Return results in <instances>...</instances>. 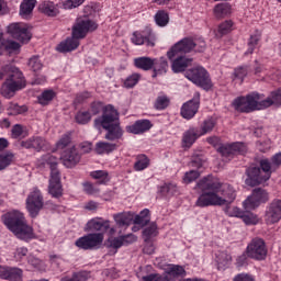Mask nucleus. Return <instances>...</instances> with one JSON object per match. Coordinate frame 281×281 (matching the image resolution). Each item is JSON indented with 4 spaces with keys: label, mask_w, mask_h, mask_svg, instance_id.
Wrapping results in <instances>:
<instances>
[{
    "label": "nucleus",
    "mask_w": 281,
    "mask_h": 281,
    "mask_svg": "<svg viewBox=\"0 0 281 281\" xmlns=\"http://www.w3.org/2000/svg\"><path fill=\"white\" fill-rule=\"evenodd\" d=\"M158 234L159 231L157 228V223L153 222L143 231L145 243H150V239L155 238V236H157Z\"/></svg>",
    "instance_id": "58836bf2"
},
{
    "label": "nucleus",
    "mask_w": 281,
    "mask_h": 281,
    "mask_svg": "<svg viewBox=\"0 0 281 281\" xmlns=\"http://www.w3.org/2000/svg\"><path fill=\"white\" fill-rule=\"evenodd\" d=\"M149 166L150 159H148L146 155H138L134 164V170H136V172H142V170H146Z\"/></svg>",
    "instance_id": "a19ab883"
},
{
    "label": "nucleus",
    "mask_w": 281,
    "mask_h": 281,
    "mask_svg": "<svg viewBox=\"0 0 281 281\" xmlns=\"http://www.w3.org/2000/svg\"><path fill=\"white\" fill-rule=\"evenodd\" d=\"M201 137L199 130L195 127H191L186 131L182 135V146L183 148H191L194 142Z\"/></svg>",
    "instance_id": "393cba45"
},
{
    "label": "nucleus",
    "mask_w": 281,
    "mask_h": 281,
    "mask_svg": "<svg viewBox=\"0 0 281 281\" xmlns=\"http://www.w3.org/2000/svg\"><path fill=\"white\" fill-rule=\"evenodd\" d=\"M259 165L260 167H250L246 170V186L256 188V186H260V183H265V181H269L271 179V161L263 158L259 161Z\"/></svg>",
    "instance_id": "39448f33"
},
{
    "label": "nucleus",
    "mask_w": 281,
    "mask_h": 281,
    "mask_svg": "<svg viewBox=\"0 0 281 281\" xmlns=\"http://www.w3.org/2000/svg\"><path fill=\"white\" fill-rule=\"evenodd\" d=\"M98 24L89 19H78L72 26V37H68L57 46V52H74L80 46V38H85L89 32H95Z\"/></svg>",
    "instance_id": "20e7f679"
},
{
    "label": "nucleus",
    "mask_w": 281,
    "mask_h": 281,
    "mask_svg": "<svg viewBox=\"0 0 281 281\" xmlns=\"http://www.w3.org/2000/svg\"><path fill=\"white\" fill-rule=\"evenodd\" d=\"M150 223V211L148 209L143 210L138 215L134 217V225H140L144 227Z\"/></svg>",
    "instance_id": "e433bc0d"
},
{
    "label": "nucleus",
    "mask_w": 281,
    "mask_h": 281,
    "mask_svg": "<svg viewBox=\"0 0 281 281\" xmlns=\"http://www.w3.org/2000/svg\"><path fill=\"white\" fill-rule=\"evenodd\" d=\"M117 148V145L113 143H106V142H99L95 144V153L97 155H109L113 153Z\"/></svg>",
    "instance_id": "7c9ffc66"
},
{
    "label": "nucleus",
    "mask_w": 281,
    "mask_h": 281,
    "mask_svg": "<svg viewBox=\"0 0 281 281\" xmlns=\"http://www.w3.org/2000/svg\"><path fill=\"white\" fill-rule=\"evenodd\" d=\"M56 98V92L54 90H45L42 94L37 98L38 102L42 106H47L52 100Z\"/></svg>",
    "instance_id": "c03bdc74"
},
{
    "label": "nucleus",
    "mask_w": 281,
    "mask_h": 281,
    "mask_svg": "<svg viewBox=\"0 0 281 281\" xmlns=\"http://www.w3.org/2000/svg\"><path fill=\"white\" fill-rule=\"evenodd\" d=\"M213 12L216 19H225V16H229V14H232V5L226 2L217 3L214 7Z\"/></svg>",
    "instance_id": "cd10ccee"
},
{
    "label": "nucleus",
    "mask_w": 281,
    "mask_h": 281,
    "mask_svg": "<svg viewBox=\"0 0 281 281\" xmlns=\"http://www.w3.org/2000/svg\"><path fill=\"white\" fill-rule=\"evenodd\" d=\"M94 126L95 128L102 126L106 131L105 139L109 142H117L124 135V131L120 126V113L111 104L103 108V114L94 120Z\"/></svg>",
    "instance_id": "f03ea898"
},
{
    "label": "nucleus",
    "mask_w": 281,
    "mask_h": 281,
    "mask_svg": "<svg viewBox=\"0 0 281 281\" xmlns=\"http://www.w3.org/2000/svg\"><path fill=\"white\" fill-rule=\"evenodd\" d=\"M178 190L179 189L175 183H165L162 187H160V192L164 194V196H173V194H177Z\"/></svg>",
    "instance_id": "3c124183"
},
{
    "label": "nucleus",
    "mask_w": 281,
    "mask_h": 281,
    "mask_svg": "<svg viewBox=\"0 0 281 281\" xmlns=\"http://www.w3.org/2000/svg\"><path fill=\"white\" fill-rule=\"evenodd\" d=\"M76 122L78 124H89V122H91V113L88 111L78 112L76 115Z\"/></svg>",
    "instance_id": "4d7b16f0"
},
{
    "label": "nucleus",
    "mask_w": 281,
    "mask_h": 281,
    "mask_svg": "<svg viewBox=\"0 0 281 281\" xmlns=\"http://www.w3.org/2000/svg\"><path fill=\"white\" fill-rule=\"evenodd\" d=\"M4 280H9V281L23 280V270L19 268H7Z\"/></svg>",
    "instance_id": "ea45409f"
},
{
    "label": "nucleus",
    "mask_w": 281,
    "mask_h": 281,
    "mask_svg": "<svg viewBox=\"0 0 281 281\" xmlns=\"http://www.w3.org/2000/svg\"><path fill=\"white\" fill-rule=\"evenodd\" d=\"M233 281H256L254 276L247 273H239L234 277Z\"/></svg>",
    "instance_id": "774afa93"
},
{
    "label": "nucleus",
    "mask_w": 281,
    "mask_h": 281,
    "mask_svg": "<svg viewBox=\"0 0 281 281\" xmlns=\"http://www.w3.org/2000/svg\"><path fill=\"white\" fill-rule=\"evenodd\" d=\"M40 10L43 12V14H46V16H58V14H60L58 4H55L52 1H44L42 4H40Z\"/></svg>",
    "instance_id": "c85d7f7f"
},
{
    "label": "nucleus",
    "mask_w": 281,
    "mask_h": 281,
    "mask_svg": "<svg viewBox=\"0 0 281 281\" xmlns=\"http://www.w3.org/2000/svg\"><path fill=\"white\" fill-rule=\"evenodd\" d=\"M261 36L262 34L259 31L250 35V38L248 41V49L245 53L246 55L254 54V50L256 49V47H258V43H260Z\"/></svg>",
    "instance_id": "37998d69"
},
{
    "label": "nucleus",
    "mask_w": 281,
    "mask_h": 281,
    "mask_svg": "<svg viewBox=\"0 0 281 281\" xmlns=\"http://www.w3.org/2000/svg\"><path fill=\"white\" fill-rule=\"evenodd\" d=\"M20 146L26 150H36V153H41V150H47L49 148V143H47L43 136H32L22 140Z\"/></svg>",
    "instance_id": "f3484780"
},
{
    "label": "nucleus",
    "mask_w": 281,
    "mask_h": 281,
    "mask_svg": "<svg viewBox=\"0 0 281 281\" xmlns=\"http://www.w3.org/2000/svg\"><path fill=\"white\" fill-rule=\"evenodd\" d=\"M241 221H244L245 225H258V215L244 212L241 215Z\"/></svg>",
    "instance_id": "5fc2aeb1"
},
{
    "label": "nucleus",
    "mask_w": 281,
    "mask_h": 281,
    "mask_svg": "<svg viewBox=\"0 0 281 281\" xmlns=\"http://www.w3.org/2000/svg\"><path fill=\"white\" fill-rule=\"evenodd\" d=\"M0 45L2 47V52L3 49H7L8 52H18V49H21V44L12 40L5 41L3 37L1 38Z\"/></svg>",
    "instance_id": "49530a36"
},
{
    "label": "nucleus",
    "mask_w": 281,
    "mask_h": 281,
    "mask_svg": "<svg viewBox=\"0 0 281 281\" xmlns=\"http://www.w3.org/2000/svg\"><path fill=\"white\" fill-rule=\"evenodd\" d=\"M26 111L27 106L16 103H10L8 106V115H21V113H25Z\"/></svg>",
    "instance_id": "603ef678"
},
{
    "label": "nucleus",
    "mask_w": 281,
    "mask_h": 281,
    "mask_svg": "<svg viewBox=\"0 0 281 281\" xmlns=\"http://www.w3.org/2000/svg\"><path fill=\"white\" fill-rule=\"evenodd\" d=\"M44 201L41 190L33 189L26 199V210L32 218H36L43 210Z\"/></svg>",
    "instance_id": "1a4fd4ad"
},
{
    "label": "nucleus",
    "mask_w": 281,
    "mask_h": 281,
    "mask_svg": "<svg viewBox=\"0 0 281 281\" xmlns=\"http://www.w3.org/2000/svg\"><path fill=\"white\" fill-rule=\"evenodd\" d=\"M216 263H217V269L220 271H225V268L232 262V256H229L225 251H220L216 254Z\"/></svg>",
    "instance_id": "f704fd0d"
},
{
    "label": "nucleus",
    "mask_w": 281,
    "mask_h": 281,
    "mask_svg": "<svg viewBox=\"0 0 281 281\" xmlns=\"http://www.w3.org/2000/svg\"><path fill=\"white\" fill-rule=\"evenodd\" d=\"M184 76L188 78V80L193 82V85H196L206 91L212 89V80L210 79V74H207V70L201 66L187 70Z\"/></svg>",
    "instance_id": "6e6552de"
},
{
    "label": "nucleus",
    "mask_w": 281,
    "mask_h": 281,
    "mask_svg": "<svg viewBox=\"0 0 281 281\" xmlns=\"http://www.w3.org/2000/svg\"><path fill=\"white\" fill-rule=\"evenodd\" d=\"M85 3V0H65L63 2L64 10H74V8H80Z\"/></svg>",
    "instance_id": "bf43d9fd"
},
{
    "label": "nucleus",
    "mask_w": 281,
    "mask_h": 281,
    "mask_svg": "<svg viewBox=\"0 0 281 281\" xmlns=\"http://www.w3.org/2000/svg\"><path fill=\"white\" fill-rule=\"evenodd\" d=\"M269 201V193L265 189H254L252 194L244 201L245 210H256L261 203Z\"/></svg>",
    "instance_id": "4468645a"
},
{
    "label": "nucleus",
    "mask_w": 281,
    "mask_h": 281,
    "mask_svg": "<svg viewBox=\"0 0 281 281\" xmlns=\"http://www.w3.org/2000/svg\"><path fill=\"white\" fill-rule=\"evenodd\" d=\"M104 240V234L102 233H90L76 240V246L79 249H98Z\"/></svg>",
    "instance_id": "ddd939ff"
},
{
    "label": "nucleus",
    "mask_w": 281,
    "mask_h": 281,
    "mask_svg": "<svg viewBox=\"0 0 281 281\" xmlns=\"http://www.w3.org/2000/svg\"><path fill=\"white\" fill-rule=\"evenodd\" d=\"M215 126H216V119L214 117L205 119L200 125V131H199L200 136L203 137V135H207L209 133H212Z\"/></svg>",
    "instance_id": "473e14b6"
},
{
    "label": "nucleus",
    "mask_w": 281,
    "mask_h": 281,
    "mask_svg": "<svg viewBox=\"0 0 281 281\" xmlns=\"http://www.w3.org/2000/svg\"><path fill=\"white\" fill-rule=\"evenodd\" d=\"M153 78H157V76H164V74H168V60L166 57H160L159 59H154L153 65Z\"/></svg>",
    "instance_id": "a878e982"
},
{
    "label": "nucleus",
    "mask_w": 281,
    "mask_h": 281,
    "mask_svg": "<svg viewBox=\"0 0 281 281\" xmlns=\"http://www.w3.org/2000/svg\"><path fill=\"white\" fill-rule=\"evenodd\" d=\"M109 227H111L109 221L101 217H94L87 223L86 232H106Z\"/></svg>",
    "instance_id": "4be33fe9"
},
{
    "label": "nucleus",
    "mask_w": 281,
    "mask_h": 281,
    "mask_svg": "<svg viewBox=\"0 0 281 281\" xmlns=\"http://www.w3.org/2000/svg\"><path fill=\"white\" fill-rule=\"evenodd\" d=\"M166 273L170 276V278H183V276H186V269L182 266L169 265L166 268Z\"/></svg>",
    "instance_id": "4c0bfd02"
},
{
    "label": "nucleus",
    "mask_w": 281,
    "mask_h": 281,
    "mask_svg": "<svg viewBox=\"0 0 281 281\" xmlns=\"http://www.w3.org/2000/svg\"><path fill=\"white\" fill-rule=\"evenodd\" d=\"M44 166H49L50 176L60 175L58 170V158L52 154H46L42 158Z\"/></svg>",
    "instance_id": "bb28decb"
},
{
    "label": "nucleus",
    "mask_w": 281,
    "mask_h": 281,
    "mask_svg": "<svg viewBox=\"0 0 281 281\" xmlns=\"http://www.w3.org/2000/svg\"><path fill=\"white\" fill-rule=\"evenodd\" d=\"M261 104H263V110L273 106V104H281V89L271 92L267 99H261Z\"/></svg>",
    "instance_id": "2f4dec72"
},
{
    "label": "nucleus",
    "mask_w": 281,
    "mask_h": 281,
    "mask_svg": "<svg viewBox=\"0 0 281 281\" xmlns=\"http://www.w3.org/2000/svg\"><path fill=\"white\" fill-rule=\"evenodd\" d=\"M25 87V78L23 77V72L21 70L15 69L12 75L2 83L0 89V93L7 100L10 98H14L16 91H21Z\"/></svg>",
    "instance_id": "0eeeda50"
},
{
    "label": "nucleus",
    "mask_w": 281,
    "mask_h": 281,
    "mask_svg": "<svg viewBox=\"0 0 281 281\" xmlns=\"http://www.w3.org/2000/svg\"><path fill=\"white\" fill-rule=\"evenodd\" d=\"M247 74H248L247 67H238L234 71V77L237 80H240V82H243V80H245V78L247 77Z\"/></svg>",
    "instance_id": "69168bd1"
},
{
    "label": "nucleus",
    "mask_w": 281,
    "mask_h": 281,
    "mask_svg": "<svg viewBox=\"0 0 281 281\" xmlns=\"http://www.w3.org/2000/svg\"><path fill=\"white\" fill-rule=\"evenodd\" d=\"M155 21L159 27H166L170 21V16L166 11H158L155 15Z\"/></svg>",
    "instance_id": "a18cd8bd"
},
{
    "label": "nucleus",
    "mask_w": 281,
    "mask_h": 281,
    "mask_svg": "<svg viewBox=\"0 0 281 281\" xmlns=\"http://www.w3.org/2000/svg\"><path fill=\"white\" fill-rule=\"evenodd\" d=\"M8 34L15 38V41H20V43H30L32 38V33L30 32V27L25 23H11L8 29Z\"/></svg>",
    "instance_id": "9b49d317"
},
{
    "label": "nucleus",
    "mask_w": 281,
    "mask_h": 281,
    "mask_svg": "<svg viewBox=\"0 0 281 281\" xmlns=\"http://www.w3.org/2000/svg\"><path fill=\"white\" fill-rule=\"evenodd\" d=\"M150 128H153V123L148 120H138L133 125L126 126L127 133H133V135H142V133H146Z\"/></svg>",
    "instance_id": "5701e85b"
},
{
    "label": "nucleus",
    "mask_w": 281,
    "mask_h": 281,
    "mask_svg": "<svg viewBox=\"0 0 281 281\" xmlns=\"http://www.w3.org/2000/svg\"><path fill=\"white\" fill-rule=\"evenodd\" d=\"M89 278H91V272L80 271V272L75 273L72 276V278L69 279V281H87V280H89Z\"/></svg>",
    "instance_id": "e2e57ef3"
},
{
    "label": "nucleus",
    "mask_w": 281,
    "mask_h": 281,
    "mask_svg": "<svg viewBox=\"0 0 281 281\" xmlns=\"http://www.w3.org/2000/svg\"><path fill=\"white\" fill-rule=\"evenodd\" d=\"M27 133H25V127L21 124L13 125L11 130L12 139H21V137H26Z\"/></svg>",
    "instance_id": "de8ad7c7"
},
{
    "label": "nucleus",
    "mask_w": 281,
    "mask_h": 281,
    "mask_svg": "<svg viewBox=\"0 0 281 281\" xmlns=\"http://www.w3.org/2000/svg\"><path fill=\"white\" fill-rule=\"evenodd\" d=\"M262 94L252 92L246 97H238L233 101V106L240 113H251L252 111H262Z\"/></svg>",
    "instance_id": "423d86ee"
},
{
    "label": "nucleus",
    "mask_w": 281,
    "mask_h": 281,
    "mask_svg": "<svg viewBox=\"0 0 281 281\" xmlns=\"http://www.w3.org/2000/svg\"><path fill=\"white\" fill-rule=\"evenodd\" d=\"M142 79V75L134 72L131 76H128L124 81L125 89H133L137 82Z\"/></svg>",
    "instance_id": "864d4df0"
},
{
    "label": "nucleus",
    "mask_w": 281,
    "mask_h": 281,
    "mask_svg": "<svg viewBox=\"0 0 281 281\" xmlns=\"http://www.w3.org/2000/svg\"><path fill=\"white\" fill-rule=\"evenodd\" d=\"M173 58H176L171 64L173 74H181L192 65V58H188L186 55H176Z\"/></svg>",
    "instance_id": "412c9836"
},
{
    "label": "nucleus",
    "mask_w": 281,
    "mask_h": 281,
    "mask_svg": "<svg viewBox=\"0 0 281 281\" xmlns=\"http://www.w3.org/2000/svg\"><path fill=\"white\" fill-rule=\"evenodd\" d=\"M4 225L19 238L20 240H34V228L27 224L25 214L21 211L13 210L2 215Z\"/></svg>",
    "instance_id": "7ed1b4c3"
},
{
    "label": "nucleus",
    "mask_w": 281,
    "mask_h": 281,
    "mask_svg": "<svg viewBox=\"0 0 281 281\" xmlns=\"http://www.w3.org/2000/svg\"><path fill=\"white\" fill-rule=\"evenodd\" d=\"M281 221V200H273L267 207L265 213L266 225H276Z\"/></svg>",
    "instance_id": "2eb2a0df"
},
{
    "label": "nucleus",
    "mask_w": 281,
    "mask_h": 281,
    "mask_svg": "<svg viewBox=\"0 0 281 281\" xmlns=\"http://www.w3.org/2000/svg\"><path fill=\"white\" fill-rule=\"evenodd\" d=\"M29 67L32 71H41L43 69V63L38 56H33L29 60Z\"/></svg>",
    "instance_id": "6e6d98bb"
},
{
    "label": "nucleus",
    "mask_w": 281,
    "mask_h": 281,
    "mask_svg": "<svg viewBox=\"0 0 281 281\" xmlns=\"http://www.w3.org/2000/svg\"><path fill=\"white\" fill-rule=\"evenodd\" d=\"M201 177V172L198 170H190L184 173L183 181L184 183H192V181H196Z\"/></svg>",
    "instance_id": "13d9d810"
},
{
    "label": "nucleus",
    "mask_w": 281,
    "mask_h": 281,
    "mask_svg": "<svg viewBox=\"0 0 281 281\" xmlns=\"http://www.w3.org/2000/svg\"><path fill=\"white\" fill-rule=\"evenodd\" d=\"M234 27V22L231 20H226L218 26V33L220 34H229L232 32V29Z\"/></svg>",
    "instance_id": "052dcab7"
},
{
    "label": "nucleus",
    "mask_w": 281,
    "mask_h": 281,
    "mask_svg": "<svg viewBox=\"0 0 281 281\" xmlns=\"http://www.w3.org/2000/svg\"><path fill=\"white\" fill-rule=\"evenodd\" d=\"M280 166H281V153H278L274 156H272V158H271L270 173L278 170V168H280Z\"/></svg>",
    "instance_id": "680f3d73"
},
{
    "label": "nucleus",
    "mask_w": 281,
    "mask_h": 281,
    "mask_svg": "<svg viewBox=\"0 0 281 281\" xmlns=\"http://www.w3.org/2000/svg\"><path fill=\"white\" fill-rule=\"evenodd\" d=\"M34 8H36V0H23L20 5V15L30 16V13L34 12Z\"/></svg>",
    "instance_id": "c9c22d12"
},
{
    "label": "nucleus",
    "mask_w": 281,
    "mask_h": 281,
    "mask_svg": "<svg viewBox=\"0 0 281 281\" xmlns=\"http://www.w3.org/2000/svg\"><path fill=\"white\" fill-rule=\"evenodd\" d=\"M90 177H92V179H95L97 181H99V183H108L109 171H105V170L92 171L90 173Z\"/></svg>",
    "instance_id": "8fccbe9b"
},
{
    "label": "nucleus",
    "mask_w": 281,
    "mask_h": 281,
    "mask_svg": "<svg viewBox=\"0 0 281 281\" xmlns=\"http://www.w3.org/2000/svg\"><path fill=\"white\" fill-rule=\"evenodd\" d=\"M217 153L229 161V159H233L234 155H245V153H247V146H245L243 143L222 145L217 148Z\"/></svg>",
    "instance_id": "dca6fc26"
},
{
    "label": "nucleus",
    "mask_w": 281,
    "mask_h": 281,
    "mask_svg": "<svg viewBox=\"0 0 281 281\" xmlns=\"http://www.w3.org/2000/svg\"><path fill=\"white\" fill-rule=\"evenodd\" d=\"M155 65V59L150 57H137L134 59V67L142 69L143 71H150Z\"/></svg>",
    "instance_id": "c756f323"
},
{
    "label": "nucleus",
    "mask_w": 281,
    "mask_h": 281,
    "mask_svg": "<svg viewBox=\"0 0 281 281\" xmlns=\"http://www.w3.org/2000/svg\"><path fill=\"white\" fill-rule=\"evenodd\" d=\"M196 188L202 192L195 202L198 207L231 205L236 201L234 188L229 184L221 183L216 178H203L198 182Z\"/></svg>",
    "instance_id": "f257e3e1"
},
{
    "label": "nucleus",
    "mask_w": 281,
    "mask_h": 281,
    "mask_svg": "<svg viewBox=\"0 0 281 281\" xmlns=\"http://www.w3.org/2000/svg\"><path fill=\"white\" fill-rule=\"evenodd\" d=\"M60 159L66 168H75V166L80 164L81 156L78 153V149L72 146L63 151Z\"/></svg>",
    "instance_id": "a211bd4d"
},
{
    "label": "nucleus",
    "mask_w": 281,
    "mask_h": 281,
    "mask_svg": "<svg viewBox=\"0 0 281 281\" xmlns=\"http://www.w3.org/2000/svg\"><path fill=\"white\" fill-rule=\"evenodd\" d=\"M108 243L112 249H120L121 247H124V243L122 239V236L120 237H110L108 239Z\"/></svg>",
    "instance_id": "0e129e2a"
},
{
    "label": "nucleus",
    "mask_w": 281,
    "mask_h": 281,
    "mask_svg": "<svg viewBox=\"0 0 281 281\" xmlns=\"http://www.w3.org/2000/svg\"><path fill=\"white\" fill-rule=\"evenodd\" d=\"M63 183L60 182V173L50 176L48 182V194L53 196V199H60L63 196Z\"/></svg>",
    "instance_id": "aec40b11"
},
{
    "label": "nucleus",
    "mask_w": 281,
    "mask_h": 281,
    "mask_svg": "<svg viewBox=\"0 0 281 281\" xmlns=\"http://www.w3.org/2000/svg\"><path fill=\"white\" fill-rule=\"evenodd\" d=\"M200 104H201V101L199 95L194 97L193 99H191L190 101H188L182 105L181 112H180L181 116L184 120H192V117H194L196 113H199Z\"/></svg>",
    "instance_id": "6ab92c4d"
},
{
    "label": "nucleus",
    "mask_w": 281,
    "mask_h": 281,
    "mask_svg": "<svg viewBox=\"0 0 281 281\" xmlns=\"http://www.w3.org/2000/svg\"><path fill=\"white\" fill-rule=\"evenodd\" d=\"M248 258L252 260H265L267 258V245L262 238H254L246 248Z\"/></svg>",
    "instance_id": "9d476101"
},
{
    "label": "nucleus",
    "mask_w": 281,
    "mask_h": 281,
    "mask_svg": "<svg viewBox=\"0 0 281 281\" xmlns=\"http://www.w3.org/2000/svg\"><path fill=\"white\" fill-rule=\"evenodd\" d=\"M114 221L119 227H128L133 223L134 216L132 213H119L114 215Z\"/></svg>",
    "instance_id": "72a5a7b5"
},
{
    "label": "nucleus",
    "mask_w": 281,
    "mask_h": 281,
    "mask_svg": "<svg viewBox=\"0 0 281 281\" xmlns=\"http://www.w3.org/2000/svg\"><path fill=\"white\" fill-rule=\"evenodd\" d=\"M194 50V40L191 37H184L176 43L167 53L169 60H172L175 56H186L190 52Z\"/></svg>",
    "instance_id": "f8f14e48"
},
{
    "label": "nucleus",
    "mask_w": 281,
    "mask_h": 281,
    "mask_svg": "<svg viewBox=\"0 0 281 281\" xmlns=\"http://www.w3.org/2000/svg\"><path fill=\"white\" fill-rule=\"evenodd\" d=\"M12 164H14V154L12 151L0 154V170H5Z\"/></svg>",
    "instance_id": "79ce46f5"
},
{
    "label": "nucleus",
    "mask_w": 281,
    "mask_h": 281,
    "mask_svg": "<svg viewBox=\"0 0 281 281\" xmlns=\"http://www.w3.org/2000/svg\"><path fill=\"white\" fill-rule=\"evenodd\" d=\"M144 281H170L168 277H164L161 274H149L146 277H143Z\"/></svg>",
    "instance_id": "338daca9"
},
{
    "label": "nucleus",
    "mask_w": 281,
    "mask_h": 281,
    "mask_svg": "<svg viewBox=\"0 0 281 281\" xmlns=\"http://www.w3.org/2000/svg\"><path fill=\"white\" fill-rule=\"evenodd\" d=\"M170 99L168 97L159 95L157 97L154 106L157 111H164V109H168Z\"/></svg>",
    "instance_id": "09e8293b"
},
{
    "label": "nucleus",
    "mask_w": 281,
    "mask_h": 281,
    "mask_svg": "<svg viewBox=\"0 0 281 281\" xmlns=\"http://www.w3.org/2000/svg\"><path fill=\"white\" fill-rule=\"evenodd\" d=\"M132 43H134V45H144V43H146L148 47H155V34L149 33L148 36H146L140 32H134Z\"/></svg>",
    "instance_id": "b1692460"
}]
</instances>
